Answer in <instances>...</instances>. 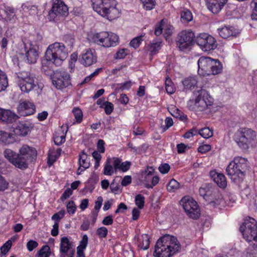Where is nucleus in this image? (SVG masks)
I'll return each instance as SVG.
<instances>
[{"label": "nucleus", "mask_w": 257, "mask_h": 257, "mask_svg": "<svg viewBox=\"0 0 257 257\" xmlns=\"http://www.w3.org/2000/svg\"><path fill=\"white\" fill-rule=\"evenodd\" d=\"M164 29V20H162L161 23L156 26L155 30V34L156 36H160Z\"/></svg>", "instance_id": "bf43d9fd"}, {"label": "nucleus", "mask_w": 257, "mask_h": 257, "mask_svg": "<svg viewBox=\"0 0 257 257\" xmlns=\"http://www.w3.org/2000/svg\"><path fill=\"white\" fill-rule=\"evenodd\" d=\"M79 61L85 66H89L96 62L97 57L95 51L92 49H87L81 54Z\"/></svg>", "instance_id": "f3484780"}, {"label": "nucleus", "mask_w": 257, "mask_h": 257, "mask_svg": "<svg viewBox=\"0 0 257 257\" xmlns=\"http://www.w3.org/2000/svg\"><path fill=\"white\" fill-rule=\"evenodd\" d=\"M127 54L126 49H122L118 50L115 54L114 57L116 59H123Z\"/></svg>", "instance_id": "338daca9"}, {"label": "nucleus", "mask_w": 257, "mask_h": 257, "mask_svg": "<svg viewBox=\"0 0 257 257\" xmlns=\"http://www.w3.org/2000/svg\"><path fill=\"white\" fill-rule=\"evenodd\" d=\"M161 47V42H153L148 46V51L150 52L152 55H154L156 52L158 51Z\"/></svg>", "instance_id": "37998d69"}, {"label": "nucleus", "mask_w": 257, "mask_h": 257, "mask_svg": "<svg viewBox=\"0 0 257 257\" xmlns=\"http://www.w3.org/2000/svg\"><path fill=\"white\" fill-rule=\"evenodd\" d=\"M135 203L139 208H143L144 206L145 197L141 194L137 195L135 197Z\"/></svg>", "instance_id": "603ef678"}, {"label": "nucleus", "mask_w": 257, "mask_h": 257, "mask_svg": "<svg viewBox=\"0 0 257 257\" xmlns=\"http://www.w3.org/2000/svg\"><path fill=\"white\" fill-rule=\"evenodd\" d=\"M144 9L146 10H151L153 9L155 6V0H141Z\"/></svg>", "instance_id": "09e8293b"}, {"label": "nucleus", "mask_w": 257, "mask_h": 257, "mask_svg": "<svg viewBox=\"0 0 257 257\" xmlns=\"http://www.w3.org/2000/svg\"><path fill=\"white\" fill-rule=\"evenodd\" d=\"M67 211L69 214H74L76 210V206L73 201H69L66 205Z\"/></svg>", "instance_id": "864d4df0"}, {"label": "nucleus", "mask_w": 257, "mask_h": 257, "mask_svg": "<svg viewBox=\"0 0 257 257\" xmlns=\"http://www.w3.org/2000/svg\"><path fill=\"white\" fill-rule=\"evenodd\" d=\"M198 134L204 139H209L213 136V130L206 127L198 130Z\"/></svg>", "instance_id": "a19ab883"}, {"label": "nucleus", "mask_w": 257, "mask_h": 257, "mask_svg": "<svg viewBox=\"0 0 257 257\" xmlns=\"http://www.w3.org/2000/svg\"><path fill=\"white\" fill-rule=\"evenodd\" d=\"M68 15V8L61 0H55L49 11L48 19L50 21H57Z\"/></svg>", "instance_id": "6e6552de"}, {"label": "nucleus", "mask_w": 257, "mask_h": 257, "mask_svg": "<svg viewBox=\"0 0 257 257\" xmlns=\"http://www.w3.org/2000/svg\"><path fill=\"white\" fill-rule=\"evenodd\" d=\"M181 19L184 22L188 23L192 20L193 16L189 10L184 9L181 12Z\"/></svg>", "instance_id": "79ce46f5"}, {"label": "nucleus", "mask_w": 257, "mask_h": 257, "mask_svg": "<svg viewBox=\"0 0 257 257\" xmlns=\"http://www.w3.org/2000/svg\"><path fill=\"white\" fill-rule=\"evenodd\" d=\"M210 175L214 182L220 188H224L227 185V182L225 176L215 171H211Z\"/></svg>", "instance_id": "bb28decb"}, {"label": "nucleus", "mask_w": 257, "mask_h": 257, "mask_svg": "<svg viewBox=\"0 0 257 257\" xmlns=\"http://www.w3.org/2000/svg\"><path fill=\"white\" fill-rule=\"evenodd\" d=\"M101 70V68H97L92 73H91L89 76L86 77L83 80V81L81 83V84H83L84 83H87L91 80V79L94 77L98 75L99 72Z\"/></svg>", "instance_id": "680f3d73"}, {"label": "nucleus", "mask_w": 257, "mask_h": 257, "mask_svg": "<svg viewBox=\"0 0 257 257\" xmlns=\"http://www.w3.org/2000/svg\"><path fill=\"white\" fill-rule=\"evenodd\" d=\"M18 113L21 116H27L35 112V106L33 103L29 101L20 102L17 107Z\"/></svg>", "instance_id": "6ab92c4d"}, {"label": "nucleus", "mask_w": 257, "mask_h": 257, "mask_svg": "<svg viewBox=\"0 0 257 257\" xmlns=\"http://www.w3.org/2000/svg\"><path fill=\"white\" fill-rule=\"evenodd\" d=\"M30 127L26 123H20L15 129V133L19 136H25L30 132Z\"/></svg>", "instance_id": "72a5a7b5"}, {"label": "nucleus", "mask_w": 257, "mask_h": 257, "mask_svg": "<svg viewBox=\"0 0 257 257\" xmlns=\"http://www.w3.org/2000/svg\"><path fill=\"white\" fill-rule=\"evenodd\" d=\"M218 32L220 37L223 39H227L234 34L233 28L230 27H224L218 29Z\"/></svg>", "instance_id": "2f4dec72"}, {"label": "nucleus", "mask_w": 257, "mask_h": 257, "mask_svg": "<svg viewBox=\"0 0 257 257\" xmlns=\"http://www.w3.org/2000/svg\"><path fill=\"white\" fill-rule=\"evenodd\" d=\"M198 134V131L196 130L195 128H193L189 131H188L187 132H186L184 135V137L186 139H189L191 138V137H193L194 136H196Z\"/></svg>", "instance_id": "69168bd1"}, {"label": "nucleus", "mask_w": 257, "mask_h": 257, "mask_svg": "<svg viewBox=\"0 0 257 257\" xmlns=\"http://www.w3.org/2000/svg\"><path fill=\"white\" fill-rule=\"evenodd\" d=\"M72 243L67 237L61 238L60 243V257H66V254L72 249Z\"/></svg>", "instance_id": "393cba45"}, {"label": "nucleus", "mask_w": 257, "mask_h": 257, "mask_svg": "<svg viewBox=\"0 0 257 257\" xmlns=\"http://www.w3.org/2000/svg\"><path fill=\"white\" fill-rule=\"evenodd\" d=\"M198 81L196 77H189L182 81L183 91H187L197 87Z\"/></svg>", "instance_id": "c85d7f7f"}, {"label": "nucleus", "mask_w": 257, "mask_h": 257, "mask_svg": "<svg viewBox=\"0 0 257 257\" xmlns=\"http://www.w3.org/2000/svg\"><path fill=\"white\" fill-rule=\"evenodd\" d=\"M12 241L10 240H8L1 247V252L4 254H6L10 249V248L12 246Z\"/></svg>", "instance_id": "13d9d810"}, {"label": "nucleus", "mask_w": 257, "mask_h": 257, "mask_svg": "<svg viewBox=\"0 0 257 257\" xmlns=\"http://www.w3.org/2000/svg\"><path fill=\"white\" fill-rule=\"evenodd\" d=\"M112 164L115 166V171H120L122 172H125L128 171L132 165L130 161H125L122 162L121 160L118 158H112Z\"/></svg>", "instance_id": "b1692460"}, {"label": "nucleus", "mask_w": 257, "mask_h": 257, "mask_svg": "<svg viewBox=\"0 0 257 257\" xmlns=\"http://www.w3.org/2000/svg\"><path fill=\"white\" fill-rule=\"evenodd\" d=\"M196 43L203 51L214 50L217 46L216 40L207 33H201L197 36Z\"/></svg>", "instance_id": "ddd939ff"}, {"label": "nucleus", "mask_w": 257, "mask_h": 257, "mask_svg": "<svg viewBox=\"0 0 257 257\" xmlns=\"http://www.w3.org/2000/svg\"><path fill=\"white\" fill-rule=\"evenodd\" d=\"M23 44L28 62L29 64H35L39 57L38 47L31 43L27 44L24 42Z\"/></svg>", "instance_id": "a211bd4d"}, {"label": "nucleus", "mask_w": 257, "mask_h": 257, "mask_svg": "<svg viewBox=\"0 0 257 257\" xmlns=\"http://www.w3.org/2000/svg\"><path fill=\"white\" fill-rule=\"evenodd\" d=\"M21 8L25 12H29L30 14L32 15H35L37 12V7L31 5L29 2L23 4Z\"/></svg>", "instance_id": "58836bf2"}, {"label": "nucleus", "mask_w": 257, "mask_h": 257, "mask_svg": "<svg viewBox=\"0 0 257 257\" xmlns=\"http://www.w3.org/2000/svg\"><path fill=\"white\" fill-rule=\"evenodd\" d=\"M143 36H140L134 38L130 42V45L135 49L139 47L141 42L143 41Z\"/></svg>", "instance_id": "5fc2aeb1"}, {"label": "nucleus", "mask_w": 257, "mask_h": 257, "mask_svg": "<svg viewBox=\"0 0 257 257\" xmlns=\"http://www.w3.org/2000/svg\"><path fill=\"white\" fill-rule=\"evenodd\" d=\"M93 9L99 15L109 20L118 18L120 12L116 8L115 0H91Z\"/></svg>", "instance_id": "f03ea898"}, {"label": "nucleus", "mask_w": 257, "mask_h": 257, "mask_svg": "<svg viewBox=\"0 0 257 257\" xmlns=\"http://www.w3.org/2000/svg\"><path fill=\"white\" fill-rule=\"evenodd\" d=\"M170 169V166L168 164L164 163L160 165L159 167V171L163 174L167 173Z\"/></svg>", "instance_id": "0e129e2a"}, {"label": "nucleus", "mask_w": 257, "mask_h": 257, "mask_svg": "<svg viewBox=\"0 0 257 257\" xmlns=\"http://www.w3.org/2000/svg\"><path fill=\"white\" fill-rule=\"evenodd\" d=\"M104 111L106 114H110L113 110V105L112 103L105 101L103 103Z\"/></svg>", "instance_id": "6e6d98bb"}, {"label": "nucleus", "mask_w": 257, "mask_h": 257, "mask_svg": "<svg viewBox=\"0 0 257 257\" xmlns=\"http://www.w3.org/2000/svg\"><path fill=\"white\" fill-rule=\"evenodd\" d=\"M149 246L150 240L149 236L147 234H144L142 235L141 238L139 239L138 247L144 250H146L149 248Z\"/></svg>", "instance_id": "4c0bfd02"}, {"label": "nucleus", "mask_w": 257, "mask_h": 257, "mask_svg": "<svg viewBox=\"0 0 257 257\" xmlns=\"http://www.w3.org/2000/svg\"><path fill=\"white\" fill-rule=\"evenodd\" d=\"M165 87L166 91L169 94H172L175 91V87L170 78L166 79L165 81Z\"/></svg>", "instance_id": "c03bdc74"}, {"label": "nucleus", "mask_w": 257, "mask_h": 257, "mask_svg": "<svg viewBox=\"0 0 257 257\" xmlns=\"http://www.w3.org/2000/svg\"><path fill=\"white\" fill-rule=\"evenodd\" d=\"M5 157L9 160L13 165L21 169L24 167L23 162L20 163L19 154H18L13 150L7 149L4 152Z\"/></svg>", "instance_id": "aec40b11"}, {"label": "nucleus", "mask_w": 257, "mask_h": 257, "mask_svg": "<svg viewBox=\"0 0 257 257\" xmlns=\"http://www.w3.org/2000/svg\"><path fill=\"white\" fill-rule=\"evenodd\" d=\"M41 71L47 75H52V72L54 71L52 69V65L53 64V60L51 59H48L47 57L46 54H45L44 59L41 62Z\"/></svg>", "instance_id": "cd10ccee"}, {"label": "nucleus", "mask_w": 257, "mask_h": 257, "mask_svg": "<svg viewBox=\"0 0 257 257\" xmlns=\"http://www.w3.org/2000/svg\"><path fill=\"white\" fill-rule=\"evenodd\" d=\"M91 40L94 43L104 47L109 48L116 46L118 43L119 38L114 33L101 32L93 34Z\"/></svg>", "instance_id": "423d86ee"}, {"label": "nucleus", "mask_w": 257, "mask_h": 257, "mask_svg": "<svg viewBox=\"0 0 257 257\" xmlns=\"http://www.w3.org/2000/svg\"><path fill=\"white\" fill-rule=\"evenodd\" d=\"M179 187V183L174 179H172L167 185V188L169 192H174Z\"/></svg>", "instance_id": "a18cd8bd"}, {"label": "nucleus", "mask_w": 257, "mask_h": 257, "mask_svg": "<svg viewBox=\"0 0 257 257\" xmlns=\"http://www.w3.org/2000/svg\"><path fill=\"white\" fill-rule=\"evenodd\" d=\"M51 252L48 245L43 246L39 250L38 257H49Z\"/></svg>", "instance_id": "49530a36"}, {"label": "nucleus", "mask_w": 257, "mask_h": 257, "mask_svg": "<svg viewBox=\"0 0 257 257\" xmlns=\"http://www.w3.org/2000/svg\"><path fill=\"white\" fill-rule=\"evenodd\" d=\"M228 0H206L208 9L212 13L216 14L222 9Z\"/></svg>", "instance_id": "412c9836"}, {"label": "nucleus", "mask_w": 257, "mask_h": 257, "mask_svg": "<svg viewBox=\"0 0 257 257\" xmlns=\"http://www.w3.org/2000/svg\"><path fill=\"white\" fill-rule=\"evenodd\" d=\"M194 34L190 30L180 32L176 38V46L180 51L190 50L194 42Z\"/></svg>", "instance_id": "1a4fd4ad"}, {"label": "nucleus", "mask_w": 257, "mask_h": 257, "mask_svg": "<svg viewBox=\"0 0 257 257\" xmlns=\"http://www.w3.org/2000/svg\"><path fill=\"white\" fill-rule=\"evenodd\" d=\"M172 114L174 117L178 118L181 120H185L187 119V115H185L178 108H175L173 110V113Z\"/></svg>", "instance_id": "3c124183"}, {"label": "nucleus", "mask_w": 257, "mask_h": 257, "mask_svg": "<svg viewBox=\"0 0 257 257\" xmlns=\"http://www.w3.org/2000/svg\"><path fill=\"white\" fill-rule=\"evenodd\" d=\"M108 230L105 227H101L96 230V233L100 238L105 237L107 234Z\"/></svg>", "instance_id": "052dcab7"}, {"label": "nucleus", "mask_w": 257, "mask_h": 257, "mask_svg": "<svg viewBox=\"0 0 257 257\" xmlns=\"http://www.w3.org/2000/svg\"><path fill=\"white\" fill-rule=\"evenodd\" d=\"M65 213V211L64 210H61L58 212L55 213L52 216V219L54 220L55 222H57L59 223V222L61 219L63 218Z\"/></svg>", "instance_id": "4d7b16f0"}, {"label": "nucleus", "mask_w": 257, "mask_h": 257, "mask_svg": "<svg viewBox=\"0 0 257 257\" xmlns=\"http://www.w3.org/2000/svg\"><path fill=\"white\" fill-rule=\"evenodd\" d=\"M18 118L19 116L10 110L0 108V122L12 123Z\"/></svg>", "instance_id": "5701e85b"}, {"label": "nucleus", "mask_w": 257, "mask_h": 257, "mask_svg": "<svg viewBox=\"0 0 257 257\" xmlns=\"http://www.w3.org/2000/svg\"><path fill=\"white\" fill-rule=\"evenodd\" d=\"M79 163L80 167L82 168L81 171H83L89 167V162L87 159V155L84 152L79 155Z\"/></svg>", "instance_id": "e433bc0d"}, {"label": "nucleus", "mask_w": 257, "mask_h": 257, "mask_svg": "<svg viewBox=\"0 0 257 257\" xmlns=\"http://www.w3.org/2000/svg\"><path fill=\"white\" fill-rule=\"evenodd\" d=\"M231 162L233 164V166H235V167L240 170V171L243 173V174H245V171L249 167L247 159L242 157H235Z\"/></svg>", "instance_id": "a878e982"}, {"label": "nucleus", "mask_w": 257, "mask_h": 257, "mask_svg": "<svg viewBox=\"0 0 257 257\" xmlns=\"http://www.w3.org/2000/svg\"><path fill=\"white\" fill-rule=\"evenodd\" d=\"M112 158H107L105 163L103 174L105 175L111 176L115 171V166L112 164Z\"/></svg>", "instance_id": "7c9ffc66"}, {"label": "nucleus", "mask_w": 257, "mask_h": 257, "mask_svg": "<svg viewBox=\"0 0 257 257\" xmlns=\"http://www.w3.org/2000/svg\"><path fill=\"white\" fill-rule=\"evenodd\" d=\"M53 85L57 89H62L71 84L70 75L65 71L56 70L51 76Z\"/></svg>", "instance_id": "9d476101"}, {"label": "nucleus", "mask_w": 257, "mask_h": 257, "mask_svg": "<svg viewBox=\"0 0 257 257\" xmlns=\"http://www.w3.org/2000/svg\"><path fill=\"white\" fill-rule=\"evenodd\" d=\"M48 59L53 60V64L60 66L68 56V50L62 43H54L50 45L45 52Z\"/></svg>", "instance_id": "20e7f679"}, {"label": "nucleus", "mask_w": 257, "mask_h": 257, "mask_svg": "<svg viewBox=\"0 0 257 257\" xmlns=\"http://www.w3.org/2000/svg\"><path fill=\"white\" fill-rule=\"evenodd\" d=\"M56 132L54 135V142L56 145L59 146L64 143L65 141L66 133L61 130Z\"/></svg>", "instance_id": "473e14b6"}, {"label": "nucleus", "mask_w": 257, "mask_h": 257, "mask_svg": "<svg viewBox=\"0 0 257 257\" xmlns=\"http://www.w3.org/2000/svg\"><path fill=\"white\" fill-rule=\"evenodd\" d=\"M88 237L86 234L83 235L81 240L80 241L79 245L77 246V249L84 250L86 249L88 244Z\"/></svg>", "instance_id": "8fccbe9b"}, {"label": "nucleus", "mask_w": 257, "mask_h": 257, "mask_svg": "<svg viewBox=\"0 0 257 257\" xmlns=\"http://www.w3.org/2000/svg\"><path fill=\"white\" fill-rule=\"evenodd\" d=\"M11 138V135L9 133L3 131H0V142L7 143L8 139Z\"/></svg>", "instance_id": "e2e57ef3"}, {"label": "nucleus", "mask_w": 257, "mask_h": 257, "mask_svg": "<svg viewBox=\"0 0 257 257\" xmlns=\"http://www.w3.org/2000/svg\"><path fill=\"white\" fill-rule=\"evenodd\" d=\"M256 137V133L252 130L247 127L240 128L236 133L235 141L239 148L246 150L252 142L255 141Z\"/></svg>", "instance_id": "39448f33"}, {"label": "nucleus", "mask_w": 257, "mask_h": 257, "mask_svg": "<svg viewBox=\"0 0 257 257\" xmlns=\"http://www.w3.org/2000/svg\"><path fill=\"white\" fill-rule=\"evenodd\" d=\"M76 122L80 123L83 118V113L80 109L77 107L74 108L72 110Z\"/></svg>", "instance_id": "de8ad7c7"}, {"label": "nucleus", "mask_w": 257, "mask_h": 257, "mask_svg": "<svg viewBox=\"0 0 257 257\" xmlns=\"http://www.w3.org/2000/svg\"><path fill=\"white\" fill-rule=\"evenodd\" d=\"M232 162H230L226 168V172L229 178L237 185H239L244 180L245 174L240 171L237 167L233 166Z\"/></svg>", "instance_id": "2eb2a0df"}, {"label": "nucleus", "mask_w": 257, "mask_h": 257, "mask_svg": "<svg viewBox=\"0 0 257 257\" xmlns=\"http://www.w3.org/2000/svg\"><path fill=\"white\" fill-rule=\"evenodd\" d=\"M213 195L215 197V200H213L210 202V204L214 206L219 205L223 203L224 200L222 199L221 194H220L218 191L213 190L212 188L207 186L206 189V198H204L206 200H209L210 199H213L211 198V195Z\"/></svg>", "instance_id": "4be33fe9"}, {"label": "nucleus", "mask_w": 257, "mask_h": 257, "mask_svg": "<svg viewBox=\"0 0 257 257\" xmlns=\"http://www.w3.org/2000/svg\"><path fill=\"white\" fill-rule=\"evenodd\" d=\"M37 151L32 147L27 145H24L20 150L19 160L20 163L23 162L24 167L21 169L23 170L28 168V162H32L37 157Z\"/></svg>", "instance_id": "4468645a"}, {"label": "nucleus", "mask_w": 257, "mask_h": 257, "mask_svg": "<svg viewBox=\"0 0 257 257\" xmlns=\"http://www.w3.org/2000/svg\"><path fill=\"white\" fill-rule=\"evenodd\" d=\"M209 69L210 75H217L220 73L222 70V65L218 60H214L213 63Z\"/></svg>", "instance_id": "c9c22d12"}, {"label": "nucleus", "mask_w": 257, "mask_h": 257, "mask_svg": "<svg viewBox=\"0 0 257 257\" xmlns=\"http://www.w3.org/2000/svg\"><path fill=\"white\" fill-rule=\"evenodd\" d=\"M145 187L147 188H152L156 186L159 181V178L157 176H142Z\"/></svg>", "instance_id": "c756f323"}, {"label": "nucleus", "mask_w": 257, "mask_h": 257, "mask_svg": "<svg viewBox=\"0 0 257 257\" xmlns=\"http://www.w3.org/2000/svg\"><path fill=\"white\" fill-rule=\"evenodd\" d=\"M180 246L176 237L166 234L158 240L154 255L155 257H171L179 251Z\"/></svg>", "instance_id": "f257e3e1"}, {"label": "nucleus", "mask_w": 257, "mask_h": 257, "mask_svg": "<svg viewBox=\"0 0 257 257\" xmlns=\"http://www.w3.org/2000/svg\"><path fill=\"white\" fill-rule=\"evenodd\" d=\"M5 13L6 15L5 19L7 21L14 23L16 21L17 18L15 14V10L13 7H6Z\"/></svg>", "instance_id": "f704fd0d"}, {"label": "nucleus", "mask_w": 257, "mask_h": 257, "mask_svg": "<svg viewBox=\"0 0 257 257\" xmlns=\"http://www.w3.org/2000/svg\"><path fill=\"white\" fill-rule=\"evenodd\" d=\"M17 83L22 91L28 93L36 86L34 75L27 71L17 74Z\"/></svg>", "instance_id": "0eeeda50"}, {"label": "nucleus", "mask_w": 257, "mask_h": 257, "mask_svg": "<svg viewBox=\"0 0 257 257\" xmlns=\"http://www.w3.org/2000/svg\"><path fill=\"white\" fill-rule=\"evenodd\" d=\"M214 59L210 57H201L198 61V74L202 76L209 75L210 72L209 69L211 68Z\"/></svg>", "instance_id": "dca6fc26"}, {"label": "nucleus", "mask_w": 257, "mask_h": 257, "mask_svg": "<svg viewBox=\"0 0 257 257\" xmlns=\"http://www.w3.org/2000/svg\"><path fill=\"white\" fill-rule=\"evenodd\" d=\"M8 86V80L6 74L0 70V92L4 91Z\"/></svg>", "instance_id": "ea45409f"}, {"label": "nucleus", "mask_w": 257, "mask_h": 257, "mask_svg": "<svg viewBox=\"0 0 257 257\" xmlns=\"http://www.w3.org/2000/svg\"><path fill=\"white\" fill-rule=\"evenodd\" d=\"M38 245L37 241L31 240L27 242V247L29 251H31L36 248Z\"/></svg>", "instance_id": "774afa93"}, {"label": "nucleus", "mask_w": 257, "mask_h": 257, "mask_svg": "<svg viewBox=\"0 0 257 257\" xmlns=\"http://www.w3.org/2000/svg\"><path fill=\"white\" fill-rule=\"evenodd\" d=\"M240 230L242 233L243 238L250 244V249L257 248V225L256 220L249 217L244 220L242 226L240 227Z\"/></svg>", "instance_id": "7ed1b4c3"}, {"label": "nucleus", "mask_w": 257, "mask_h": 257, "mask_svg": "<svg viewBox=\"0 0 257 257\" xmlns=\"http://www.w3.org/2000/svg\"><path fill=\"white\" fill-rule=\"evenodd\" d=\"M188 216L192 219H197L200 214V209L196 201L189 197H183L180 201Z\"/></svg>", "instance_id": "9b49d317"}, {"label": "nucleus", "mask_w": 257, "mask_h": 257, "mask_svg": "<svg viewBox=\"0 0 257 257\" xmlns=\"http://www.w3.org/2000/svg\"><path fill=\"white\" fill-rule=\"evenodd\" d=\"M194 94L196 96L194 100L195 105L201 111L205 110L213 103V98L205 89H200L194 92Z\"/></svg>", "instance_id": "f8f14e48"}]
</instances>
